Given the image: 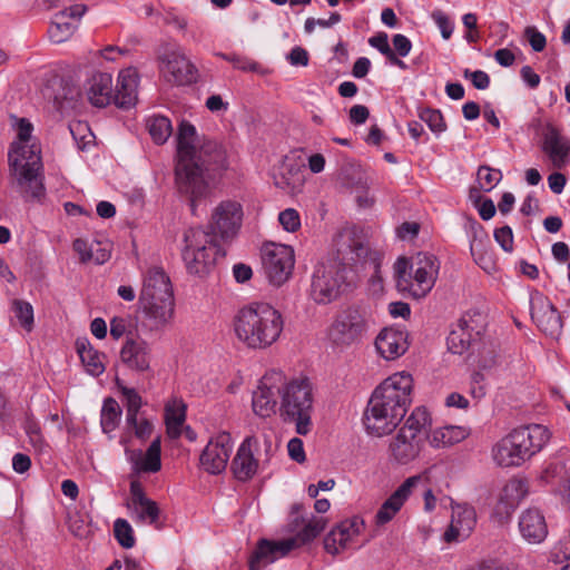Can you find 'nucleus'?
I'll return each instance as SVG.
<instances>
[{"label":"nucleus","instance_id":"nucleus-43","mask_svg":"<svg viewBox=\"0 0 570 570\" xmlns=\"http://www.w3.org/2000/svg\"><path fill=\"white\" fill-rule=\"evenodd\" d=\"M131 508L136 514L137 521L139 522L155 524L159 518V508L157 503L149 498L141 501L140 503L132 504Z\"/></svg>","mask_w":570,"mask_h":570},{"label":"nucleus","instance_id":"nucleus-41","mask_svg":"<svg viewBox=\"0 0 570 570\" xmlns=\"http://www.w3.org/2000/svg\"><path fill=\"white\" fill-rule=\"evenodd\" d=\"M57 85L60 92L55 95L45 92V96L53 100V104L58 110L63 111L66 108L73 106V101H76L79 96V90L69 86L63 80H59Z\"/></svg>","mask_w":570,"mask_h":570},{"label":"nucleus","instance_id":"nucleus-22","mask_svg":"<svg viewBox=\"0 0 570 570\" xmlns=\"http://www.w3.org/2000/svg\"><path fill=\"white\" fill-rule=\"evenodd\" d=\"M531 317L544 334L556 340L561 336L563 328L562 317L547 296L537 294L532 297Z\"/></svg>","mask_w":570,"mask_h":570},{"label":"nucleus","instance_id":"nucleus-23","mask_svg":"<svg viewBox=\"0 0 570 570\" xmlns=\"http://www.w3.org/2000/svg\"><path fill=\"white\" fill-rule=\"evenodd\" d=\"M528 491L525 480L517 478L509 480L500 492L492 518L500 524L507 522L519 503L527 497Z\"/></svg>","mask_w":570,"mask_h":570},{"label":"nucleus","instance_id":"nucleus-53","mask_svg":"<svg viewBox=\"0 0 570 570\" xmlns=\"http://www.w3.org/2000/svg\"><path fill=\"white\" fill-rule=\"evenodd\" d=\"M524 35L533 51L541 52L546 48L547 39L544 35L538 31L534 27H528Z\"/></svg>","mask_w":570,"mask_h":570},{"label":"nucleus","instance_id":"nucleus-48","mask_svg":"<svg viewBox=\"0 0 570 570\" xmlns=\"http://www.w3.org/2000/svg\"><path fill=\"white\" fill-rule=\"evenodd\" d=\"M502 178V174L498 169L488 166H480L478 169V181L481 189L490 191Z\"/></svg>","mask_w":570,"mask_h":570},{"label":"nucleus","instance_id":"nucleus-32","mask_svg":"<svg viewBox=\"0 0 570 570\" xmlns=\"http://www.w3.org/2000/svg\"><path fill=\"white\" fill-rule=\"evenodd\" d=\"M305 163L296 151L286 155L281 165V179L275 184L279 188L294 191L304 185Z\"/></svg>","mask_w":570,"mask_h":570},{"label":"nucleus","instance_id":"nucleus-12","mask_svg":"<svg viewBox=\"0 0 570 570\" xmlns=\"http://www.w3.org/2000/svg\"><path fill=\"white\" fill-rule=\"evenodd\" d=\"M346 282V267L333 263L317 267L312 277L309 297L316 304H328L342 293Z\"/></svg>","mask_w":570,"mask_h":570},{"label":"nucleus","instance_id":"nucleus-16","mask_svg":"<svg viewBox=\"0 0 570 570\" xmlns=\"http://www.w3.org/2000/svg\"><path fill=\"white\" fill-rule=\"evenodd\" d=\"M484 331V318L479 312L465 313L448 336V348L453 354H463L469 350L474 337Z\"/></svg>","mask_w":570,"mask_h":570},{"label":"nucleus","instance_id":"nucleus-29","mask_svg":"<svg viewBox=\"0 0 570 570\" xmlns=\"http://www.w3.org/2000/svg\"><path fill=\"white\" fill-rule=\"evenodd\" d=\"M519 531L528 543H541L548 535V525L543 513L535 508L524 510L519 518Z\"/></svg>","mask_w":570,"mask_h":570},{"label":"nucleus","instance_id":"nucleus-11","mask_svg":"<svg viewBox=\"0 0 570 570\" xmlns=\"http://www.w3.org/2000/svg\"><path fill=\"white\" fill-rule=\"evenodd\" d=\"M368 331V317L364 309L355 306L342 309L336 314L327 328L331 345L345 351L361 343Z\"/></svg>","mask_w":570,"mask_h":570},{"label":"nucleus","instance_id":"nucleus-38","mask_svg":"<svg viewBox=\"0 0 570 570\" xmlns=\"http://www.w3.org/2000/svg\"><path fill=\"white\" fill-rule=\"evenodd\" d=\"M469 435L465 428L459 425H446L433 430L426 439L432 448L441 449L452 446L463 441Z\"/></svg>","mask_w":570,"mask_h":570},{"label":"nucleus","instance_id":"nucleus-13","mask_svg":"<svg viewBox=\"0 0 570 570\" xmlns=\"http://www.w3.org/2000/svg\"><path fill=\"white\" fill-rule=\"evenodd\" d=\"M294 263V250L291 246L271 243L262 247L264 274L274 286H281L289 279Z\"/></svg>","mask_w":570,"mask_h":570},{"label":"nucleus","instance_id":"nucleus-10","mask_svg":"<svg viewBox=\"0 0 570 570\" xmlns=\"http://www.w3.org/2000/svg\"><path fill=\"white\" fill-rule=\"evenodd\" d=\"M183 259L189 274L205 277L215 266L219 248L208 232L202 227L188 228L184 234Z\"/></svg>","mask_w":570,"mask_h":570},{"label":"nucleus","instance_id":"nucleus-19","mask_svg":"<svg viewBox=\"0 0 570 570\" xmlns=\"http://www.w3.org/2000/svg\"><path fill=\"white\" fill-rule=\"evenodd\" d=\"M232 450L233 441L228 433L222 432L213 436L200 454V468L210 474L222 473L227 466Z\"/></svg>","mask_w":570,"mask_h":570},{"label":"nucleus","instance_id":"nucleus-27","mask_svg":"<svg viewBox=\"0 0 570 570\" xmlns=\"http://www.w3.org/2000/svg\"><path fill=\"white\" fill-rule=\"evenodd\" d=\"M422 481L421 475L407 478L381 505L375 515L377 524L390 522L404 505L413 489Z\"/></svg>","mask_w":570,"mask_h":570},{"label":"nucleus","instance_id":"nucleus-54","mask_svg":"<svg viewBox=\"0 0 570 570\" xmlns=\"http://www.w3.org/2000/svg\"><path fill=\"white\" fill-rule=\"evenodd\" d=\"M26 433L29 438L30 444L36 449L41 451L45 446V441L40 431V426L36 422H27L26 424Z\"/></svg>","mask_w":570,"mask_h":570},{"label":"nucleus","instance_id":"nucleus-30","mask_svg":"<svg viewBox=\"0 0 570 570\" xmlns=\"http://www.w3.org/2000/svg\"><path fill=\"white\" fill-rule=\"evenodd\" d=\"M542 150L550 158L553 167L562 168L570 154V141L552 125L546 127Z\"/></svg>","mask_w":570,"mask_h":570},{"label":"nucleus","instance_id":"nucleus-40","mask_svg":"<svg viewBox=\"0 0 570 570\" xmlns=\"http://www.w3.org/2000/svg\"><path fill=\"white\" fill-rule=\"evenodd\" d=\"M121 416V409L118 402L112 397H107L104 401L101 409L100 424L105 433H110L118 426Z\"/></svg>","mask_w":570,"mask_h":570},{"label":"nucleus","instance_id":"nucleus-46","mask_svg":"<svg viewBox=\"0 0 570 570\" xmlns=\"http://www.w3.org/2000/svg\"><path fill=\"white\" fill-rule=\"evenodd\" d=\"M12 308L16 317L19 320L21 326L30 332L33 327V308L32 305L22 299H14Z\"/></svg>","mask_w":570,"mask_h":570},{"label":"nucleus","instance_id":"nucleus-8","mask_svg":"<svg viewBox=\"0 0 570 570\" xmlns=\"http://www.w3.org/2000/svg\"><path fill=\"white\" fill-rule=\"evenodd\" d=\"M313 402L312 385L307 379L287 381L284 375L279 415L284 422L294 423L296 433L301 435L311 432Z\"/></svg>","mask_w":570,"mask_h":570},{"label":"nucleus","instance_id":"nucleus-58","mask_svg":"<svg viewBox=\"0 0 570 570\" xmlns=\"http://www.w3.org/2000/svg\"><path fill=\"white\" fill-rule=\"evenodd\" d=\"M287 450L292 460L296 461L297 463H303L305 461L306 456L303 448V441L301 439H291L287 444Z\"/></svg>","mask_w":570,"mask_h":570},{"label":"nucleus","instance_id":"nucleus-59","mask_svg":"<svg viewBox=\"0 0 570 570\" xmlns=\"http://www.w3.org/2000/svg\"><path fill=\"white\" fill-rule=\"evenodd\" d=\"M222 57L228 61H230L235 68L239 69V70H243V71H256L258 69V63L248 59V58H245V57H239V56H226V55H222Z\"/></svg>","mask_w":570,"mask_h":570},{"label":"nucleus","instance_id":"nucleus-34","mask_svg":"<svg viewBox=\"0 0 570 570\" xmlns=\"http://www.w3.org/2000/svg\"><path fill=\"white\" fill-rule=\"evenodd\" d=\"M89 101L96 107H105L114 99L112 78L107 72H95L86 85Z\"/></svg>","mask_w":570,"mask_h":570},{"label":"nucleus","instance_id":"nucleus-64","mask_svg":"<svg viewBox=\"0 0 570 570\" xmlns=\"http://www.w3.org/2000/svg\"><path fill=\"white\" fill-rule=\"evenodd\" d=\"M370 116L368 108L363 105H355L350 109V120L355 125L364 124Z\"/></svg>","mask_w":570,"mask_h":570},{"label":"nucleus","instance_id":"nucleus-4","mask_svg":"<svg viewBox=\"0 0 570 570\" xmlns=\"http://www.w3.org/2000/svg\"><path fill=\"white\" fill-rule=\"evenodd\" d=\"M549 439L548 429L540 424L514 429L495 444L493 459L500 466H519L538 453Z\"/></svg>","mask_w":570,"mask_h":570},{"label":"nucleus","instance_id":"nucleus-36","mask_svg":"<svg viewBox=\"0 0 570 570\" xmlns=\"http://www.w3.org/2000/svg\"><path fill=\"white\" fill-rule=\"evenodd\" d=\"M147 293L163 299H174L170 279L161 268L153 267L148 269L139 296H146Z\"/></svg>","mask_w":570,"mask_h":570},{"label":"nucleus","instance_id":"nucleus-45","mask_svg":"<svg viewBox=\"0 0 570 570\" xmlns=\"http://www.w3.org/2000/svg\"><path fill=\"white\" fill-rule=\"evenodd\" d=\"M471 228H472V232H473V239L470 243L471 255L474 257V261L480 266H482L483 268H487L485 265H484L487 257H485V253H483V247H484L483 237L485 236L484 232H483V228L478 223H474L471 226Z\"/></svg>","mask_w":570,"mask_h":570},{"label":"nucleus","instance_id":"nucleus-50","mask_svg":"<svg viewBox=\"0 0 570 570\" xmlns=\"http://www.w3.org/2000/svg\"><path fill=\"white\" fill-rule=\"evenodd\" d=\"M278 220L287 232H296L301 227V218L297 210L287 208L279 213Z\"/></svg>","mask_w":570,"mask_h":570},{"label":"nucleus","instance_id":"nucleus-3","mask_svg":"<svg viewBox=\"0 0 570 570\" xmlns=\"http://www.w3.org/2000/svg\"><path fill=\"white\" fill-rule=\"evenodd\" d=\"M284 320L278 309L267 303H252L234 317V331L239 342L250 350H265L276 343Z\"/></svg>","mask_w":570,"mask_h":570},{"label":"nucleus","instance_id":"nucleus-1","mask_svg":"<svg viewBox=\"0 0 570 570\" xmlns=\"http://www.w3.org/2000/svg\"><path fill=\"white\" fill-rule=\"evenodd\" d=\"M227 166L226 150L218 141L199 138L191 124L180 122L177 132L176 185L178 191L188 198L193 215H197L200 205L210 200L212 181Z\"/></svg>","mask_w":570,"mask_h":570},{"label":"nucleus","instance_id":"nucleus-25","mask_svg":"<svg viewBox=\"0 0 570 570\" xmlns=\"http://www.w3.org/2000/svg\"><path fill=\"white\" fill-rule=\"evenodd\" d=\"M140 309L149 322L151 330H160L168 325L175 313V299H163L158 296H139Z\"/></svg>","mask_w":570,"mask_h":570},{"label":"nucleus","instance_id":"nucleus-5","mask_svg":"<svg viewBox=\"0 0 570 570\" xmlns=\"http://www.w3.org/2000/svg\"><path fill=\"white\" fill-rule=\"evenodd\" d=\"M440 262L428 253H419L411 262L399 257L394 264L396 287L413 298L425 297L433 288L439 275Z\"/></svg>","mask_w":570,"mask_h":570},{"label":"nucleus","instance_id":"nucleus-62","mask_svg":"<svg viewBox=\"0 0 570 570\" xmlns=\"http://www.w3.org/2000/svg\"><path fill=\"white\" fill-rule=\"evenodd\" d=\"M127 424L134 428L135 435L141 440L147 439L153 432V424L146 419L138 420V416H136V423Z\"/></svg>","mask_w":570,"mask_h":570},{"label":"nucleus","instance_id":"nucleus-7","mask_svg":"<svg viewBox=\"0 0 570 570\" xmlns=\"http://www.w3.org/2000/svg\"><path fill=\"white\" fill-rule=\"evenodd\" d=\"M430 426L431 416L426 409L415 407L390 440V459L397 464H407L416 460L424 446L426 430Z\"/></svg>","mask_w":570,"mask_h":570},{"label":"nucleus","instance_id":"nucleus-20","mask_svg":"<svg viewBox=\"0 0 570 570\" xmlns=\"http://www.w3.org/2000/svg\"><path fill=\"white\" fill-rule=\"evenodd\" d=\"M160 72L167 82L185 86L194 82L197 69L181 50H171L160 58Z\"/></svg>","mask_w":570,"mask_h":570},{"label":"nucleus","instance_id":"nucleus-55","mask_svg":"<svg viewBox=\"0 0 570 570\" xmlns=\"http://www.w3.org/2000/svg\"><path fill=\"white\" fill-rule=\"evenodd\" d=\"M432 19L439 27L441 35L444 39H449L453 32V24L449 20V17L441 10L432 12Z\"/></svg>","mask_w":570,"mask_h":570},{"label":"nucleus","instance_id":"nucleus-57","mask_svg":"<svg viewBox=\"0 0 570 570\" xmlns=\"http://www.w3.org/2000/svg\"><path fill=\"white\" fill-rule=\"evenodd\" d=\"M464 77L470 78L472 81V85L479 90H484L490 85L489 75L482 70L470 71L466 69L464 71Z\"/></svg>","mask_w":570,"mask_h":570},{"label":"nucleus","instance_id":"nucleus-63","mask_svg":"<svg viewBox=\"0 0 570 570\" xmlns=\"http://www.w3.org/2000/svg\"><path fill=\"white\" fill-rule=\"evenodd\" d=\"M484 376L480 372H474L471 376L470 392L473 397L480 399L485 395Z\"/></svg>","mask_w":570,"mask_h":570},{"label":"nucleus","instance_id":"nucleus-2","mask_svg":"<svg viewBox=\"0 0 570 570\" xmlns=\"http://www.w3.org/2000/svg\"><path fill=\"white\" fill-rule=\"evenodd\" d=\"M413 377L406 372L394 373L372 393L363 415L368 434H390L405 416L412 403Z\"/></svg>","mask_w":570,"mask_h":570},{"label":"nucleus","instance_id":"nucleus-52","mask_svg":"<svg viewBox=\"0 0 570 570\" xmlns=\"http://www.w3.org/2000/svg\"><path fill=\"white\" fill-rule=\"evenodd\" d=\"M73 250L79 255L81 263L91 262L94 257V244H89L86 239L77 238L72 244Z\"/></svg>","mask_w":570,"mask_h":570},{"label":"nucleus","instance_id":"nucleus-28","mask_svg":"<svg viewBox=\"0 0 570 570\" xmlns=\"http://www.w3.org/2000/svg\"><path fill=\"white\" fill-rule=\"evenodd\" d=\"M409 334L406 331L394 327H386L380 332L375 340L377 352L385 360H395L403 355L409 348Z\"/></svg>","mask_w":570,"mask_h":570},{"label":"nucleus","instance_id":"nucleus-14","mask_svg":"<svg viewBox=\"0 0 570 570\" xmlns=\"http://www.w3.org/2000/svg\"><path fill=\"white\" fill-rule=\"evenodd\" d=\"M284 374L281 371L267 372L253 392V412L259 417H269L276 412L277 399H282Z\"/></svg>","mask_w":570,"mask_h":570},{"label":"nucleus","instance_id":"nucleus-61","mask_svg":"<svg viewBox=\"0 0 570 570\" xmlns=\"http://www.w3.org/2000/svg\"><path fill=\"white\" fill-rule=\"evenodd\" d=\"M392 42L395 49L394 52H396L401 57H406L412 49V43L410 39L404 35H395L392 39Z\"/></svg>","mask_w":570,"mask_h":570},{"label":"nucleus","instance_id":"nucleus-60","mask_svg":"<svg viewBox=\"0 0 570 570\" xmlns=\"http://www.w3.org/2000/svg\"><path fill=\"white\" fill-rule=\"evenodd\" d=\"M368 43L387 57L393 50L389 45V37L385 32H379L368 39Z\"/></svg>","mask_w":570,"mask_h":570},{"label":"nucleus","instance_id":"nucleus-31","mask_svg":"<svg viewBox=\"0 0 570 570\" xmlns=\"http://www.w3.org/2000/svg\"><path fill=\"white\" fill-rule=\"evenodd\" d=\"M120 360L132 371L146 372L150 367V347L142 340L128 338L121 347Z\"/></svg>","mask_w":570,"mask_h":570},{"label":"nucleus","instance_id":"nucleus-35","mask_svg":"<svg viewBox=\"0 0 570 570\" xmlns=\"http://www.w3.org/2000/svg\"><path fill=\"white\" fill-rule=\"evenodd\" d=\"M138 73L135 68L120 71L114 95L115 104L120 108H129L137 101Z\"/></svg>","mask_w":570,"mask_h":570},{"label":"nucleus","instance_id":"nucleus-18","mask_svg":"<svg viewBox=\"0 0 570 570\" xmlns=\"http://www.w3.org/2000/svg\"><path fill=\"white\" fill-rule=\"evenodd\" d=\"M334 245L344 267L364 258L368 250L366 234L356 226L342 228L334 238Z\"/></svg>","mask_w":570,"mask_h":570},{"label":"nucleus","instance_id":"nucleus-6","mask_svg":"<svg viewBox=\"0 0 570 570\" xmlns=\"http://www.w3.org/2000/svg\"><path fill=\"white\" fill-rule=\"evenodd\" d=\"M9 166L17 184L27 199H41L45 196L41 149L39 144H12L9 151Z\"/></svg>","mask_w":570,"mask_h":570},{"label":"nucleus","instance_id":"nucleus-15","mask_svg":"<svg viewBox=\"0 0 570 570\" xmlns=\"http://www.w3.org/2000/svg\"><path fill=\"white\" fill-rule=\"evenodd\" d=\"M242 220V205L235 200H223L213 209L208 225L209 234L224 240L232 239L238 233Z\"/></svg>","mask_w":570,"mask_h":570},{"label":"nucleus","instance_id":"nucleus-39","mask_svg":"<svg viewBox=\"0 0 570 570\" xmlns=\"http://www.w3.org/2000/svg\"><path fill=\"white\" fill-rule=\"evenodd\" d=\"M186 407L183 403L174 402L168 404L165 410V421L167 434L171 439H177L181 435V426L186 417Z\"/></svg>","mask_w":570,"mask_h":570},{"label":"nucleus","instance_id":"nucleus-47","mask_svg":"<svg viewBox=\"0 0 570 570\" xmlns=\"http://www.w3.org/2000/svg\"><path fill=\"white\" fill-rule=\"evenodd\" d=\"M121 392L126 400V404H125L126 410H127L126 421H127V423H136V416H138V412L141 407V397L136 392L135 389L122 387Z\"/></svg>","mask_w":570,"mask_h":570},{"label":"nucleus","instance_id":"nucleus-37","mask_svg":"<svg viewBox=\"0 0 570 570\" xmlns=\"http://www.w3.org/2000/svg\"><path fill=\"white\" fill-rule=\"evenodd\" d=\"M76 350L86 367V371L92 376H99L105 372L104 354L95 350L87 337H80L76 341Z\"/></svg>","mask_w":570,"mask_h":570},{"label":"nucleus","instance_id":"nucleus-44","mask_svg":"<svg viewBox=\"0 0 570 570\" xmlns=\"http://www.w3.org/2000/svg\"><path fill=\"white\" fill-rule=\"evenodd\" d=\"M114 534L117 542L125 549H130L136 543L134 530L129 522L125 519L119 518L115 521Z\"/></svg>","mask_w":570,"mask_h":570},{"label":"nucleus","instance_id":"nucleus-9","mask_svg":"<svg viewBox=\"0 0 570 570\" xmlns=\"http://www.w3.org/2000/svg\"><path fill=\"white\" fill-rule=\"evenodd\" d=\"M304 527L296 535L281 541L262 539L249 560V570H262L268 563L278 558L285 557L293 549L306 544L314 540L326 525L324 518L313 517L307 522L302 520Z\"/></svg>","mask_w":570,"mask_h":570},{"label":"nucleus","instance_id":"nucleus-51","mask_svg":"<svg viewBox=\"0 0 570 570\" xmlns=\"http://www.w3.org/2000/svg\"><path fill=\"white\" fill-rule=\"evenodd\" d=\"M494 239L505 252L513 250V233L510 226H503L494 230Z\"/></svg>","mask_w":570,"mask_h":570},{"label":"nucleus","instance_id":"nucleus-24","mask_svg":"<svg viewBox=\"0 0 570 570\" xmlns=\"http://www.w3.org/2000/svg\"><path fill=\"white\" fill-rule=\"evenodd\" d=\"M254 452L261 456L259 440L254 436H247L239 445L235 458L232 461V471L239 481L250 480L257 472L258 459Z\"/></svg>","mask_w":570,"mask_h":570},{"label":"nucleus","instance_id":"nucleus-56","mask_svg":"<svg viewBox=\"0 0 570 570\" xmlns=\"http://www.w3.org/2000/svg\"><path fill=\"white\" fill-rule=\"evenodd\" d=\"M32 125L26 118H20L17 120V138L18 140L13 144H31V134H32Z\"/></svg>","mask_w":570,"mask_h":570},{"label":"nucleus","instance_id":"nucleus-33","mask_svg":"<svg viewBox=\"0 0 570 570\" xmlns=\"http://www.w3.org/2000/svg\"><path fill=\"white\" fill-rule=\"evenodd\" d=\"M126 456L136 472H158L161 468L160 438L153 440L145 454L140 450L126 449Z\"/></svg>","mask_w":570,"mask_h":570},{"label":"nucleus","instance_id":"nucleus-17","mask_svg":"<svg viewBox=\"0 0 570 570\" xmlns=\"http://www.w3.org/2000/svg\"><path fill=\"white\" fill-rule=\"evenodd\" d=\"M365 530V522L360 517H353L340 522L324 538L326 552L335 556L347 549L360 547L357 538Z\"/></svg>","mask_w":570,"mask_h":570},{"label":"nucleus","instance_id":"nucleus-42","mask_svg":"<svg viewBox=\"0 0 570 570\" xmlns=\"http://www.w3.org/2000/svg\"><path fill=\"white\" fill-rule=\"evenodd\" d=\"M148 130L156 144H164L171 135V122L167 117L157 116L148 120Z\"/></svg>","mask_w":570,"mask_h":570},{"label":"nucleus","instance_id":"nucleus-21","mask_svg":"<svg viewBox=\"0 0 570 570\" xmlns=\"http://www.w3.org/2000/svg\"><path fill=\"white\" fill-rule=\"evenodd\" d=\"M88 7L82 3L72 4L53 14L48 29V35L53 43H62L69 40L78 30L82 17Z\"/></svg>","mask_w":570,"mask_h":570},{"label":"nucleus","instance_id":"nucleus-49","mask_svg":"<svg viewBox=\"0 0 570 570\" xmlns=\"http://www.w3.org/2000/svg\"><path fill=\"white\" fill-rule=\"evenodd\" d=\"M420 118L430 127L433 132H442L446 128L440 110L430 108L423 109L420 112Z\"/></svg>","mask_w":570,"mask_h":570},{"label":"nucleus","instance_id":"nucleus-26","mask_svg":"<svg viewBox=\"0 0 570 570\" xmlns=\"http://www.w3.org/2000/svg\"><path fill=\"white\" fill-rule=\"evenodd\" d=\"M476 524V513L473 507L462 503L452 507V519L444 540L453 542L468 538Z\"/></svg>","mask_w":570,"mask_h":570}]
</instances>
